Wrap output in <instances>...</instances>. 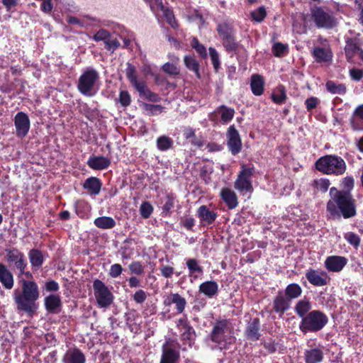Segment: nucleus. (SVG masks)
<instances>
[{
    "label": "nucleus",
    "mask_w": 363,
    "mask_h": 363,
    "mask_svg": "<svg viewBox=\"0 0 363 363\" xmlns=\"http://www.w3.org/2000/svg\"><path fill=\"white\" fill-rule=\"evenodd\" d=\"M354 186L352 176H347L341 179L342 189L331 187L329 191L330 199L326 203L327 216L329 219L340 220L342 217L348 219L357 215L356 200L351 194Z\"/></svg>",
    "instance_id": "nucleus-1"
},
{
    "label": "nucleus",
    "mask_w": 363,
    "mask_h": 363,
    "mask_svg": "<svg viewBox=\"0 0 363 363\" xmlns=\"http://www.w3.org/2000/svg\"><path fill=\"white\" fill-rule=\"evenodd\" d=\"M22 293L16 291L14 301L18 310L25 312H32L35 309V302L39 298V289L33 281L21 280Z\"/></svg>",
    "instance_id": "nucleus-2"
},
{
    "label": "nucleus",
    "mask_w": 363,
    "mask_h": 363,
    "mask_svg": "<svg viewBox=\"0 0 363 363\" xmlns=\"http://www.w3.org/2000/svg\"><path fill=\"white\" fill-rule=\"evenodd\" d=\"M211 341L214 344L213 347L220 350L226 349L228 345L234 341L233 326L230 320H218L214 323L211 335Z\"/></svg>",
    "instance_id": "nucleus-3"
},
{
    "label": "nucleus",
    "mask_w": 363,
    "mask_h": 363,
    "mask_svg": "<svg viewBox=\"0 0 363 363\" xmlns=\"http://www.w3.org/2000/svg\"><path fill=\"white\" fill-rule=\"evenodd\" d=\"M315 168L325 174L340 176L346 172L347 164L341 157L327 155L315 162Z\"/></svg>",
    "instance_id": "nucleus-4"
},
{
    "label": "nucleus",
    "mask_w": 363,
    "mask_h": 363,
    "mask_svg": "<svg viewBox=\"0 0 363 363\" xmlns=\"http://www.w3.org/2000/svg\"><path fill=\"white\" fill-rule=\"evenodd\" d=\"M99 74L94 68H86L78 79L79 91L84 96H94L99 89Z\"/></svg>",
    "instance_id": "nucleus-5"
},
{
    "label": "nucleus",
    "mask_w": 363,
    "mask_h": 363,
    "mask_svg": "<svg viewBox=\"0 0 363 363\" xmlns=\"http://www.w3.org/2000/svg\"><path fill=\"white\" fill-rule=\"evenodd\" d=\"M310 18L315 26L319 29H332L338 23L334 12L330 9L322 6H311Z\"/></svg>",
    "instance_id": "nucleus-6"
},
{
    "label": "nucleus",
    "mask_w": 363,
    "mask_h": 363,
    "mask_svg": "<svg viewBox=\"0 0 363 363\" xmlns=\"http://www.w3.org/2000/svg\"><path fill=\"white\" fill-rule=\"evenodd\" d=\"M328 318L322 311L313 310L309 312L299 323V329L303 333H317L328 324Z\"/></svg>",
    "instance_id": "nucleus-7"
},
{
    "label": "nucleus",
    "mask_w": 363,
    "mask_h": 363,
    "mask_svg": "<svg viewBox=\"0 0 363 363\" xmlns=\"http://www.w3.org/2000/svg\"><path fill=\"white\" fill-rule=\"evenodd\" d=\"M93 289L96 303L100 308H107L112 303L113 296L102 281L95 279Z\"/></svg>",
    "instance_id": "nucleus-8"
},
{
    "label": "nucleus",
    "mask_w": 363,
    "mask_h": 363,
    "mask_svg": "<svg viewBox=\"0 0 363 363\" xmlns=\"http://www.w3.org/2000/svg\"><path fill=\"white\" fill-rule=\"evenodd\" d=\"M255 169L253 167L242 165L237 179L235 182V188L242 194L247 192H252V177L254 174Z\"/></svg>",
    "instance_id": "nucleus-9"
},
{
    "label": "nucleus",
    "mask_w": 363,
    "mask_h": 363,
    "mask_svg": "<svg viewBox=\"0 0 363 363\" xmlns=\"http://www.w3.org/2000/svg\"><path fill=\"white\" fill-rule=\"evenodd\" d=\"M6 259L9 263L13 264L14 267L23 272L27 267V260L25 255L16 247L6 249Z\"/></svg>",
    "instance_id": "nucleus-10"
},
{
    "label": "nucleus",
    "mask_w": 363,
    "mask_h": 363,
    "mask_svg": "<svg viewBox=\"0 0 363 363\" xmlns=\"http://www.w3.org/2000/svg\"><path fill=\"white\" fill-rule=\"evenodd\" d=\"M227 145L233 155H238L242 149V141L239 132L234 125H230L227 131Z\"/></svg>",
    "instance_id": "nucleus-11"
},
{
    "label": "nucleus",
    "mask_w": 363,
    "mask_h": 363,
    "mask_svg": "<svg viewBox=\"0 0 363 363\" xmlns=\"http://www.w3.org/2000/svg\"><path fill=\"white\" fill-rule=\"evenodd\" d=\"M179 357V351L175 344L166 342L163 345L162 354L160 363H177Z\"/></svg>",
    "instance_id": "nucleus-12"
},
{
    "label": "nucleus",
    "mask_w": 363,
    "mask_h": 363,
    "mask_svg": "<svg viewBox=\"0 0 363 363\" xmlns=\"http://www.w3.org/2000/svg\"><path fill=\"white\" fill-rule=\"evenodd\" d=\"M14 125L16 135L19 138H24L30 129V119L28 115L23 112H18L14 117Z\"/></svg>",
    "instance_id": "nucleus-13"
},
{
    "label": "nucleus",
    "mask_w": 363,
    "mask_h": 363,
    "mask_svg": "<svg viewBox=\"0 0 363 363\" xmlns=\"http://www.w3.org/2000/svg\"><path fill=\"white\" fill-rule=\"evenodd\" d=\"M306 277L309 283L315 286H323L330 281V277L325 271L310 269L306 272Z\"/></svg>",
    "instance_id": "nucleus-14"
},
{
    "label": "nucleus",
    "mask_w": 363,
    "mask_h": 363,
    "mask_svg": "<svg viewBox=\"0 0 363 363\" xmlns=\"http://www.w3.org/2000/svg\"><path fill=\"white\" fill-rule=\"evenodd\" d=\"M347 264V259L343 256L331 255L324 262L325 267L331 272H341Z\"/></svg>",
    "instance_id": "nucleus-15"
},
{
    "label": "nucleus",
    "mask_w": 363,
    "mask_h": 363,
    "mask_svg": "<svg viewBox=\"0 0 363 363\" xmlns=\"http://www.w3.org/2000/svg\"><path fill=\"white\" fill-rule=\"evenodd\" d=\"M291 302L287 298L283 291H279L273 301V310L281 317L291 306Z\"/></svg>",
    "instance_id": "nucleus-16"
},
{
    "label": "nucleus",
    "mask_w": 363,
    "mask_h": 363,
    "mask_svg": "<svg viewBox=\"0 0 363 363\" xmlns=\"http://www.w3.org/2000/svg\"><path fill=\"white\" fill-rule=\"evenodd\" d=\"M196 215L201 224L203 225L212 224L218 217V214L216 211L210 210V208L205 205L201 206L198 208Z\"/></svg>",
    "instance_id": "nucleus-17"
},
{
    "label": "nucleus",
    "mask_w": 363,
    "mask_h": 363,
    "mask_svg": "<svg viewBox=\"0 0 363 363\" xmlns=\"http://www.w3.org/2000/svg\"><path fill=\"white\" fill-rule=\"evenodd\" d=\"M323 347H318L307 349L304 352V359L306 363H321L324 358Z\"/></svg>",
    "instance_id": "nucleus-18"
},
{
    "label": "nucleus",
    "mask_w": 363,
    "mask_h": 363,
    "mask_svg": "<svg viewBox=\"0 0 363 363\" xmlns=\"http://www.w3.org/2000/svg\"><path fill=\"white\" fill-rule=\"evenodd\" d=\"M177 326L182 332V337L184 340L188 341V344L191 346L194 341L196 333L194 328L188 324L184 318L178 320Z\"/></svg>",
    "instance_id": "nucleus-19"
},
{
    "label": "nucleus",
    "mask_w": 363,
    "mask_h": 363,
    "mask_svg": "<svg viewBox=\"0 0 363 363\" xmlns=\"http://www.w3.org/2000/svg\"><path fill=\"white\" fill-rule=\"evenodd\" d=\"M62 360L63 363H85L86 357L79 349L74 347L66 351Z\"/></svg>",
    "instance_id": "nucleus-20"
},
{
    "label": "nucleus",
    "mask_w": 363,
    "mask_h": 363,
    "mask_svg": "<svg viewBox=\"0 0 363 363\" xmlns=\"http://www.w3.org/2000/svg\"><path fill=\"white\" fill-rule=\"evenodd\" d=\"M219 115L220 116V121L223 123H229L233 118L235 114V111L233 108H228L225 106H220L217 108V109L214 111L213 113H211L209 116V119L211 121H216L214 118V115Z\"/></svg>",
    "instance_id": "nucleus-21"
},
{
    "label": "nucleus",
    "mask_w": 363,
    "mask_h": 363,
    "mask_svg": "<svg viewBox=\"0 0 363 363\" xmlns=\"http://www.w3.org/2000/svg\"><path fill=\"white\" fill-rule=\"evenodd\" d=\"M312 53L317 62H328L333 58L332 51L328 45L315 47Z\"/></svg>",
    "instance_id": "nucleus-22"
},
{
    "label": "nucleus",
    "mask_w": 363,
    "mask_h": 363,
    "mask_svg": "<svg viewBox=\"0 0 363 363\" xmlns=\"http://www.w3.org/2000/svg\"><path fill=\"white\" fill-rule=\"evenodd\" d=\"M88 166L95 170L107 169L111 164V160L104 156H91L87 161Z\"/></svg>",
    "instance_id": "nucleus-23"
},
{
    "label": "nucleus",
    "mask_w": 363,
    "mask_h": 363,
    "mask_svg": "<svg viewBox=\"0 0 363 363\" xmlns=\"http://www.w3.org/2000/svg\"><path fill=\"white\" fill-rule=\"evenodd\" d=\"M220 196L229 209H234L238 205L236 194L228 188H223Z\"/></svg>",
    "instance_id": "nucleus-24"
},
{
    "label": "nucleus",
    "mask_w": 363,
    "mask_h": 363,
    "mask_svg": "<svg viewBox=\"0 0 363 363\" xmlns=\"http://www.w3.org/2000/svg\"><path fill=\"white\" fill-rule=\"evenodd\" d=\"M312 308V303L309 298L304 297L296 302L294 307V311L296 315L303 319L306 315L311 312Z\"/></svg>",
    "instance_id": "nucleus-25"
},
{
    "label": "nucleus",
    "mask_w": 363,
    "mask_h": 363,
    "mask_svg": "<svg viewBox=\"0 0 363 363\" xmlns=\"http://www.w3.org/2000/svg\"><path fill=\"white\" fill-rule=\"evenodd\" d=\"M0 282L6 289H11L14 284L13 276L7 267L0 263Z\"/></svg>",
    "instance_id": "nucleus-26"
},
{
    "label": "nucleus",
    "mask_w": 363,
    "mask_h": 363,
    "mask_svg": "<svg viewBox=\"0 0 363 363\" xmlns=\"http://www.w3.org/2000/svg\"><path fill=\"white\" fill-rule=\"evenodd\" d=\"M45 306L46 310L49 313H59L61 306L62 301L59 295L57 294H51L45 298Z\"/></svg>",
    "instance_id": "nucleus-27"
},
{
    "label": "nucleus",
    "mask_w": 363,
    "mask_h": 363,
    "mask_svg": "<svg viewBox=\"0 0 363 363\" xmlns=\"http://www.w3.org/2000/svg\"><path fill=\"white\" fill-rule=\"evenodd\" d=\"M101 186L100 179L94 177L86 179L83 184V188L87 190L91 196L98 195L101 191Z\"/></svg>",
    "instance_id": "nucleus-28"
},
{
    "label": "nucleus",
    "mask_w": 363,
    "mask_h": 363,
    "mask_svg": "<svg viewBox=\"0 0 363 363\" xmlns=\"http://www.w3.org/2000/svg\"><path fill=\"white\" fill-rule=\"evenodd\" d=\"M351 126L354 130L363 131V104L354 109L351 119Z\"/></svg>",
    "instance_id": "nucleus-29"
},
{
    "label": "nucleus",
    "mask_w": 363,
    "mask_h": 363,
    "mask_svg": "<svg viewBox=\"0 0 363 363\" xmlns=\"http://www.w3.org/2000/svg\"><path fill=\"white\" fill-rule=\"evenodd\" d=\"M138 314L134 311H129L124 315V320L130 330L135 334L140 332V325L137 323Z\"/></svg>",
    "instance_id": "nucleus-30"
},
{
    "label": "nucleus",
    "mask_w": 363,
    "mask_h": 363,
    "mask_svg": "<svg viewBox=\"0 0 363 363\" xmlns=\"http://www.w3.org/2000/svg\"><path fill=\"white\" fill-rule=\"evenodd\" d=\"M259 320L258 318L251 319L246 328L247 338L251 340H257L259 338Z\"/></svg>",
    "instance_id": "nucleus-31"
},
{
    "label": "nucleus",
    "mask_w": 363,
    "mask_h": 363,
    "mask_svg": "<svg viewBox=\"0 0 363 363\" xmlns=\"http://www.w3.org/2000/svg\"><path fill=\"white\" fill-rule=\"evenodd\" d=\"M218 291V285L215 281H207L199 286V291L208 298H213Z\"/></svg>",
    "instance_id": "nucleus-32"
},
{
    "label": "nucleus",
    "mask_w": 363,
    "mask_h": 363,
    "mask_svg": "<svg viewBox=\"0 0 363 363\" xmlns=\"http://www.w3.org/2000/svg\"><path fill=\"white\" fill-rule=\"evenodd\" d=\"M264 80L259 74H253L251 77L250 87L252 92L255 96H260L263 94Z\"/></svg>",
    "instance_id": "nucleus-33"
},
{
    "label": "nucleus",
    "mask_w": 363,
    "mask_h": 363,
    "mask_svg": "<svg viewBox=\"0 0 363 363\" xmlns=\"http://www.w3.org/2000/svg\"><path fill=\"white\" fill-rule=\"evenodd\" d=\"M167 305L174 304L178 313L184 312L186 306V299L179 294H172L167 301H165Z\"/></svg>",
    "instance_id": "nucleus-34"
},
{
    "label": "nucleus",
    "mask_w": 363,
    "mask_h": 363,
    "mask_svg": "<svg viewBox=\"0 0 363 363\" xmlns=\"http://www.w3.org/2000/svg\"><path fill=\"white\" fill-rule=\"evenodd\" d=\"M135 241L132 239H126L121 246L119 252L122 259H130L134 254Z\"/></svg>",
    "instance_id": "nucleus-35"
},
{
    "label": "nucleus",
    "mask_w": 363,
    "mask_h": 363,
    "mask_svg": "<svg viewBox=\"0 0 363 363\" xmlns=\"http://www.w3.org/2000/svg\"><path fill=\"white\" fill-rule=\"evenodd\" d=\"M360 50H361L356 39L350 38L346 41L345 51L347 60H352V57L355 55H358Z\"/></svg>",
    "instance_id": "nucleus-36"
},
{
    "label": "nucleus",
    "mask_w": 363,
    "mask_h": 363,
    "mask_svg": "<svg viewBox=\"0 0 363 363\" xmlns=\"http://www.w3.org/2000/svg\"><path fill=\"white\" fill-rule=\"evenodd\" d=\"M140 94V96L145 98L146 99L152 101L157 102L160 100V97L157 94L152 92L146 86L145 82L138 85L136 88H135Z\"/></svg>",
    "instance_id": "nucleus-37"
},
{
    "label": "nucleus",
    "mask_w": 363,
    "mask_h": 363,
    "mask_svg": "<svg viewBox=\"0 0 363 363\" xmlns=\"http://www.w3.org/2000/svg\"><path fill=\"white\" fill-rule=\"evenodd\" d=\"M302 294L301 286L296 283L289 284L284 292V296L291 302L292 300L298 298Z\"/></svg>",
    "instance_id": "nucleus-38"
},
{
    "label": "nucleus",
    "mask_w": 363,
    "mask_h": 363,
    "mask_svg": "<svg viewBox=\"0 0 363 363\" xmlns=\"http://www.w3.org/2000/svg\"><path fill=\"white\" fill-rule=\"evenodd\" d=\"M28 257L33 267H40L44 262L42 252L37 249H32L28 252Z\"/></svg>",
    "instance_id": "nucleus-39"
},
{
    "label": "nucleus",
    "mask_w": 363,
    "mask_h": 363,
    "mask_svg": "<svg viewBox=\"0 0 363 363\" xmlns=\"http://www.w3.org/2000/svg\"><path fill=\"white\" fill-rule=\"evenodd\" d=\"M286 92L284 86L280 85L275 88L272 93V100L277 104H282L286 101Z\"/></svg>",
    "instance_id": "nucleus-40"
},
{
    "label": "nucleus",
    "mask_w": 363,
    "mask_h": 363,
    "mask_svg": "<svg viewBox=\"0 0 363 363\" xmlns=\"http://www.w3.org/2000/svg\"><path fill=\"white\" fill-rule=\"evenodd\" d=\"M94 225L101 229H111L116 225V222L111 217L102 216L96 218Z\"/></svg>",
    "instance_id": "nucleus-41"
},
{
    "label": "nucleus",
    "mask_w": 363,
    "mask_h": 363,
    "mask_svg": "<svg viewBox=\"0 0 363 363\" xmlns=\"http://www.w3.org/2000/svg\"><path fill=\"white\" fill-rule=\"evenodd\" d=\"M185 66L194 72L198 78H201L199 72V65L195 57L191 55H186L184 59Z\"/></svg>",
    "instance_id": "nucleus-42"
},
{
    "label": "nucleus",
    "mask_w": 363,
    "mask_h": 363,
    "mask_svg": "<svg viewBox=\"0 0 363 363\" xmlns=\"http://www.w3.org/2000/svg\"><path fill=\"white\" fill-rule=\"evenodd\" d=\"M126 77L130 81V84L136 88L138 85L143 82V81H138L136 76L135 67L130 63H127L125 69Z\"/></svg>",
    "instance_id": "nucleus-43"
},
{
    "label": "nucleus",
    "mask_w": 363,
    "mask_h": 363,
    "mask_svg": "<svg viewBox=\"0 0 363 363\" xmlns=\"http://www.w3.org/2000/svg\"><path fill=\"white\" fill-rule=\"evenodd\" d=\"M186 264L189 271V277H193L194 279H196L198 276L195 274L196 273H203V269L199 264V262L196 259H189L186 260Z\"/></svg>",
    "instance_id": "nucleus-44"
},
{
    "label": "nucleus",
    "mask_w": 363,
    "mask_h": 363,
    "mask_svg": "<svg viewBox=\"0 0 363 363\" xmlns=\"http://www.w3.org/2000/svg\"><path fill=\"white\" fill-rule=\"evenodd\" d=\"M330 185V182L327 178L316 179L313 181L312 186L317 191L325 193Z\"/></svg>",
    "instance_id": "nucleus-45"
},
{
    "label": "nucleus",
    "mask_w": 363,
    "mask_h": 363,
    "mask_svg": "<svg viewBox=\"0 0 363 363\" xmlns=\"http://www.w3.org/2000/svg\"><path fill=\"white\" fill-rule=\"evenodd\" d=\"M327 90L333 94H345L346 86L343 84H337L333 81L326 83Z\"/></svg>",
    "instance_id": "nucleus-46"
},
{
    "label": "nucleus",
    "mask_w": 363,
    "mask_h": 363,
    "mask_svg": "<svg viewBox=\"0 0 363 363\" xmlns=\"http://www.w3.org/2000/svg\"><path fill=\"white\" fill-rule=\"evenodd\" d=\"M172 60L174 63L167 62L164 64L162 67V69L163 70V72L169 75L175 76L179 74V69L174 64L179 62V58L177 57H173Z\"/></svg>",
    "instance_id": "nucleus-47"
},
{
    "label": "nucleus",
    "mask_w": 363,
    "mask_h": 363,
    "mask_svg": "<svg viewBox=\"0 0 363 363\" xmlns=\"http://www.w3.org/2000/svg\"><path fill=\"white\" fill-rule=\"evenodd\" d=\"M173 140L168 136L162 135L157 139V147L160 151H166L172 147Z\"/></svg>",
    "instance_id": "nucleus-48"
},
{
    "label": "nucleus",
    "mask_w": 363,
    "mask_h": 363,
    "mask_svg": "<svg viewBox=\"0 0 363 363\" xmlns=\"http://www.w3.org/2000/svg\"><path fill=\"white\" fill-rule=\"evenodd\" d=\"M217 31L222 40L233 36V28L230 25L226 23L218 24Z\"/></svg>",
    "instance_id": "nucleus-49"
},
{
    "label": "nucleus",
    "mask_w": 363,
    "mask_h": 363,
    "mask_svg": "<svg viewBox=\"0 0 363 363\" xmlns=\"http://www.w3.org/2000/svg\"><path fill=\"white\" fill-rule=\"evenodd\" d=\"M191 45L201 57L205 58L207 57L206 47L201 44L196 38L191 39Z\"/></svg>",
    "instance_id": "nucleus-50"
},
{
    "label": "nucleus",
    "mask_w": 363,
    "mask_h": 363,
    "mask_svg": "<svg viewBox=\"0 0 363 363\" xmlns=\"http://www.w3.org/2000/svg\"><path fill=\"white\" fill-rule=\"evenodd\" d=\"M160 11H162L163 16L165 18L167 22L171 26V27L176 28L178 25L172 11L168 8L164 7V9H162Z\"/></svg>",
    "instance_id": "nucleus-51"
},
{
    "label": "nucleus",
    "mask_w": 363,
    "mask_h": 363,
    "mask_svg": "<svg viewBox=\"0 0 363 363\" xmlns=\"http://www.w3.org/2000/svg\"><path fill=\"white\" fill-rule=\"evenodd\" d=\"M153 211L152 206L147 201L143 202L140 207V216L144 218H148Z\"/></svg>",
    "instance_id": "nucleus-52"
},
{
    "label": "nucleus",
    "mask_w": 363,
    "mask_h": 363,
    "mask_svg": "<svg viewBox=\"0 0 363 363\" xmlns=\"http://www.w3.org/2000/svg\"><path fill=\"white\" fill-rule=\"evenodd\" d=\"M223 45L228 52L236 51L238 47V43L235 42L233 36L223 39Z\"/></svg>",
    "instance_id": "nucleus-53"
},
{
    "label": "nucleus",
    "mask_w": 363,
    "mask_h": 363,
    "mask_svg": "<svg viewBox=\"0 0 363 363\" xmlns=\"http://www.w3.org/2000/svg\"><path fill=\"white\" fill-rule=\"evenodd\" d=\"M128 269L132 274L136 275H141L144 273V266L139 261L132 262L129 264Z\"/></svg>",
    "instance_id": "nucleus-54"
},
{
    "label": "nucleus",
    "mask_w": 363,
    "mask_h": 363,
    "mask_svg": "<svg viewBox=\"0 0 363 363\" xmlns=\"http://www.w3.org/2000/svg\"><path fill=\"white\" fill-rule=\"evenodd\" d=\"M209 55L211 57V60L213 66V68L216 71H218L220 68V62L219 59V54L216 51V50L213 48H209Z\"/></svg>",
    "instance_id": "nucleus-55"
},
{
    "label": "nucleus",
    "mask_w": 363,
    "mask_h": 363,
    "mask_svg": "<svg viewBox=\"0 0 363 363\" xmlns=\"http://www.w3.org/2000/svg\"><path fill=\"white\" fill-rule=\"evenodd\" d=\"M111 33L106 29H99L92 37V39L96 42L104 41L105 43L106 40H108Z\"/></svg>",
    "instance_id": "nucleus-56"
},
{
    "label": "nucleus",
    "mask_w": 363,
    "mask_h": 363,
    "mask_svg": "<svg viewBox=\"0 0 363 363\" xmlns=\"http://www.w3.org/2000/svg\"><path fill=\"white\" fill-rule=\"evenodd\" d=\"M344 238L350 245L354 247H359L360 244V238L357 234L349 232L345 234Z\"/></svg>",
    "instance_id": "nucleus-57"
},
{
    "label": "nucleus",
    "mask_w": 363,
    "mask_h": 363,
    "mask_svg": "<svg viewBox=\"0 0 363 363\" xmlns=\"http://www.w3.org/2000/svg\"><path fill=\"white\" fill-rule=\"evenodd\" d=\"M144 108L145 111H148L151 115L160 114L164 110V107L162 106L161 105L151 104H145Z\"/></svg>",
    "instance_id": "nucleus-58"
},
{
    "label": "nucleus",
    "mask_w": 363,
    "mask_h": 363,
    "mask_svg": "<svg viewBox=\"0 0 363 363\" xmlns=\"http://www.w3.org/2000/svg\"><path fill=\"white\" fill-rule=\"evenodd\" d=\"M266 11L263 6L258 8L257 9L252 11L251 16L257 22H261L264 20L266 16Z\"/></svg>",
    "instance_id": "nucleus-59"
},
{
    "label": "nucleus",
    "mask_w": 363,
    "mask_h": 363,
    "mask_svg": "<svg viewBox=\"0 0 363 363\" xmlns=\"http://www.w3.org/2000/svg\"><path fill=\"white\" fill-rule=\"evenodd\" d=\"M118 101L122 106H128L131 103V97L127 91H121L119 93Z\"/></svg>",
    "instance_id": "nucleus-60"
},
{
    "label": "nucleus",
    "mask_w": 363,
    "mask_h": 363,
    "mask_svg": "<svg viewBox=\"0 0 363 363\" xmlns=\"http://www.w3.org/2000/svg\"><path fill=\"white\" fill-rule=\"evenodd\" d=\"M104 44L106 49L111 52L115 51L121 45L120 42L116 38H111V35Z\"/></svg>",
    "instance_id": "nucleus-61"
},
{
    "label": "nucleus",
    "mask_w": 363,
    "mask_h": 363,
    "mask_svg": "<svg viewBox=\"0 0 363 363\" xmlns=\"http://www.w3.org/2000/svg\"><path fill=\"white\" fill-rule=\"evenodd\" d=\"M123 272V268L119 264H112L109 269V276L112 278L118 277Z\"/></svg>",
    "instance_id": "nucleus-62"
},
{
    "label": "nucleus",
    "mask_w": 363,
    "mask_h": 363,
    "mask_svg": "<svg viewBox=\"0 0 363 363\" xmlns=\"http://www.w3.org/2000/svg\"><path fill=\"white\" fill-rule=\"evenodd\" d=\"M174 206V199L171 196H167L165 203L162 207V212L169 213Z\"/></svg>",
    "instance_id": "nucleus-63"
},
{
    "label": "nucleus",
    "mask_w": 363,
    "mask_h": 363,
    "mask_svg": "<svg viewBox=\"0 0 363 363\" xmlns=\"http://www.w3.org/2000/svg\"><path fill=\"white\" fill-rule=\"evenodd\" d=\"M287 49L288 47L286 45H284L280 43H275L273 45V52L276 56H281L287 50Z\"/></svg>",
    "instance_id": "nucleus-64"
}]
</instances>
